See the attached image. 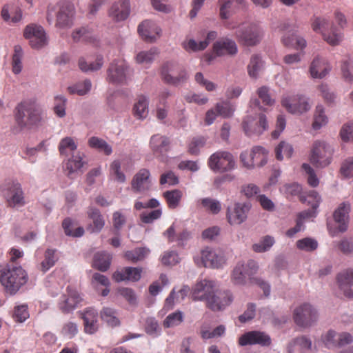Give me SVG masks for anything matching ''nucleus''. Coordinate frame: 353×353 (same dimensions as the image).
Segmentation results:
<instances>
[{"label": "nucleus", "instance_id": "obj_25", "mask_svg": "<svg viewBox=\"0 0 353 353\" xmlns=\"http://www.w3.org/2000/svg\"><path fill=\"white\" fill-rule=\"evenodd\" d=\"M142 268L125 267L115 271L112 278L116 282L129 281L132 282L138 281L141 276Z\"/></svg>", "mask_w": 353, "mask_h": 353}, {"label": "nucleus", "instance_id": "obj_24", "mask_svg": "<svg viewBox=\"0 0 353 353\" xmlns=\"http://www.w3.org/2000/svg\"><path fill=\"white\" fill-rule=\"evenodd\" d=\"M301 201L303 202H307L311 205L312 210H305L300 212L298 215L297 219H301L303 223V220L316 216L315 210L318 208L321 202V196L314 190H310L306 192L305 196H301Z\"/></svg>", "mask_w": 353, "mask_h": 353}, {"label": "nucleus", "instance_id": "obj_6", "mask_svg": "<svg viewBox=\"0 0 353 353\" xmlns=\"http://www.w3.org/2000/svg\"><path fill=\"white\" fill-rule=\"evenodd\" d=\"M162 79L167 83L177 85L188 79V74L183 66L176 62H167L161 68Z\"/></svg>", "mask_w": 353, "mask_h": 353}, {"label": "nucleus", "instance_id": "obj_50", "mask_svg": "<svg viewBox=\"0 0 353 353\" xmlns=\"http://www.w3.org/2000/svg\"><path fill=\"white\" fill-rule=\"evenodd\" d=\"M91 86L92 84L90 81L86 79L82 82H79L72 86L68 87V90L70 94H77L78 95L83 96L90 90Z\"/></svg>", "mask_w": 353, "mask_h": 353}, {"label": "nucleus", "instance_id": "obj_4", "mask_svg": "<svg viewBox=\"0 0 353 353\" xmlns=\"http://www.w3.org/2000/svg\"><path fill=\"white\" fill-rule=\"evenodd\" d=\"M14 120L20 129L39 125L42 120L41 110L32 100L19 103L14 110Z\"/></svg>", "mask_w": 353, "mask_h": 353}, {"label": "nucleus", "instance_id": "obj_28", "mask_svg": "<svg viewBox=\"0 0 353 353\" xmlns=\"http://www.w3.org/2000/svg\"><path fill=\"white\" fill-rule=\"evenodd\" d=\"M98 312L92 307L87 308L82 314L84 330L88 334H94L98 329Z\"/></svg>", "mask_w": 353, "mask_h": 353}, {"label": "nucleus", "instance_id": "obj_52", "mask_svg": "<svg viewBox=\"0 0 353 353\" xmlns=\"http://www.w3.org/2000/svg\"><path fill=\"white\" fill-rule=\"evenodd\" d=\"M327 122V117L324 113V109L321 105H319L316 108L314 114V119L312 127L314 130H318L325 125Z\"/></svg>", "mask_w": 353, "mask_h": 353}, {"label": "nucleus", "instance_id": "obj_1", "mask_svg": "<svg viewBox=\"0 0 353 353\" xmlns=\"http://www.w3.org/2000/svg\"><path fill=\"white\" fill-rule=\"evenodd\" d=\"M192 296L194 300H205L207 306L213 311L223 310L233 301L230 291L219 290L216 283L210 280H203L196 283Z\"/></svg>", "mask_w": 353, "mask_h": 353}, {"label": "nucleus", "instance_id": "obj_64", "mask_svg": "<svg viewBox=\"0 0 353 353\" xmlns=\"http://www.w3.org/2000/svg\"><path fill=\"white\" fill-rule=\"evenodd\" d=\"M340 136L343 141H353V122L345 123L343 125Z\"/></svg>", "mask_w": 353, "mask_h": 353}, {"label": "nucleus", "instance_id": "obj_18", "mask_svg": "<svg viewBox=\"0 0 353 353\" xmlns=\"http://www.w3.org/2000/svg\"><path fill=\"white\" fill-rule=\"evenodd\" d=\"M150 172L146 168L140 169L131 181V188L135 193H143L151 188Z\"/></svg>", "mask_w": 353, "mask_h": 353}, {"label": "nucleus", "instance_id": "obj_43", "mask_svg": "<svg viewBox=\"0 0 353 353\" xmlns=\"http://www.w3.org/2000/svg\"><path fill=\"white\" fill-rule=\"evenodd\" d=\"M88 145L90 148L97 149L109 156L112 152V147L103 139L97 137H92L88 140Z\"/></svg>", "mask_w": 353, "mask_h": 353}, {"label": "nucleus", "instance_id": "obj_3", "mask_svg": "<svg viewBox=\"0 0 353 353\" xmlns=\"http://www.w3.org/2000/svg\"><path fill=\"white\" fill-rule=\"evenodd\" d=\"M28 279L26 272L21 266L14 263L0 265V283L7 294H15Z\"/></svg>", "mask_w": 353, "mask_h": 353}, {"label": "nucleus", "instance_id": "obj_38", "mask_svg": "<svg viewBox=\"0 0 353 353\" xmlns=\"http://www.w3.org/2000/svg\"><path fill=\"white\" fill-rule=\"evenodd\" d=\"M101 319L109 326L116 327L120 325L117 312L113 308L105 307L100 312Z\"/></svg>", "mask_w": 353, "mask_h": 353}, {"label": "nucleus", "instance_id": "obj_47", "mask_svg": "<svg viewBox=\"0 0 353 353\" xmlns=\"http://www.w3.org/2000/svg\"><path fill=\"white\" fill-rule=\"evenodd\" d=\"M74 223L70 218H66L62 223V226L64 230L65 234L68 236L73 237L81 236L84 233V230L82 227H77L73 230Z\"/></svg>", "mask_w": 353, "mask_h": 353}, {"label": "nucleus", "instance_id": "obj_56", "mask_svg": "<svg viewBox=\"0 0 353 353\" xmlns=\"http://www.w3.org/2000/svg\"><path fill=\"white\" fill-rule=\"evenodd\" d=\"M66 99L62 96L54 97V104L53 110L54 114L59 117H63L65 115Z\"/></svg>", "mask_w": 353, "mask_h": 353}, {"label": "nucleus", "instance_id": "obj_5", "mask_svg": "<svg viewBox=\"0 0 353 353\" xmlns=\"http://www.w3.org/2000/svg\"><path fill=\"white\" fill-rule=\"evenodd\" d=\"M334 150L325 141H316L312 147L310 162L316 168L328 166L332 159Z\"/></svg>", "mask_w": 353, "mask_h": 353}, {"label": "nucleus", "instance_id": "obj_53", "mask_svg": "<svg viewBox=\"0 0 353 353\" xmlns=\"http://www.w3.org/2000/svg\"><path fill=\"white\" fill-rule=\"evenodd\" d=\"M157 54L158 52L156 48H151L148 51H141L137 54L136 61L138 63L149 64L154 59Z\"/></svg>", "mask_w": 353, "mask_h": 353}, {"label": "nucleus", "instance_id": "obj_36", "mask_svg": "<svg viewBox=\"0 0 353 353\" xmlns=\"http://www.w3.org/2000/svg\"><path fill=\"white\" fill-rule=\"evenodd\" d=\"M58 259L57 250L47 249L44 252V259L40 263V270L44 273L46 272L55 265Z\"/></svg>", "mask_w": 353, "mask_h": 353}, {"label": "nucleus", "instance_id": "obj_8", "mask_svg": "<svg viewBox=\"0 0 353 353\" xmlns=\"http://www.w3.org/2000/svg\"><path fill=\"white\" fill-rule=\"evenodd\" d=\"M263 35L261 28L256 24H249L240 28L235 33L239 43L246 46H254L259 43Z\"/></svg>", "mask_w": 353, "mask_h": 353}, {"label": "nucleus", "instance_id": "obj_62", "mask_svg": "<svg viewBox=\"0 0 353 353\" xmlns=\"http://www.w3.org/2000/svg\"><path fill=\"white\" fill-rule=\"evenodd\" d=\"M302 169L307 174V183L312 187H316L319 183V180L316 176L314 169L307 163L302 165Z\"/></svg>", "mask_w": 353, "mask_h": 353}, {"label": "nucleus", "instance_id": "obj_13", "mask_svg": "<svg viewBox=\"0 0 353 353\" xmlns=\"http://www.w3.org/2000/svg\"><path fill=\"white\" fill-rule=\"evenodd\" d=\"M108 81L114 84H124L129 74V68L123 59L113 61L107 71Z\"/></svg>", "mask_w": 353, "mask_h": 353}, {"label": "nucleus", "instance_id": "obj_57", "mask_svg": "<svg viewBox=\"0 0 353 353\" xmlns=\"http://www.w3.org/2000/svg\"><path fill=\"white\" fill-rule=\"evenodd\" d=\"M12 317L14 321L22 323L29 317L28 305L23 304L14 307Z\"/></svg>", "mask_w": 353, "mask_h": 353}, {"label": "nucleus", "instance_id": "obj_11", "mask_svg": "<svg viewBox=\"0 0 353 353\" xmlns=\"http://www.w3.org/2000/svg\"><path fill=\"white\" fill-rule=\"evenodd\" d=\"M318 319L316 310L310 304L304 303L294 311L295 323L302 327L311 326Z\"/></svg>", "mask_w": 353, "mask_h": 353}, {"label": "nucleus", "instance_id": "obj_35", "mask_svg": "<svg viewBox=\"0 0 353 353\" xmlns=\"http://www.w3.org/2000/svg\"><path fill=\"white\" fill-rule=\"evenodd\" d=\"M163 197L170 209H175L180 205L183 192L179 189L167 190L163 193Z\"/></svg>", "mask_w": 353, "mask_h": 353}, {"label": "nucleus", "instance_id": "obj_30", "mask_svg": "<svg viewBox=\"0 0 353 353\" xmlns=\"http://www.w3.org/2000/svg\"><path fill=\"white\" fill-rule=\"evenodd\" d=\"M150 147L154 155L157 157L163 156L169 150V139L160 134H155L151 137Z\"/></svg>", "mask_w": 353, "mask_h": 353}, {"label": "nucleus", "instance_id": "obj_37", "mask_svg": "<svg viewBox=\"0 0 353 353\" xmlns=\"http://www.w3.org/2000/svg\"><path fill=\"white\" fill-rule=\"evenodd\" d=\"M72 38L74 42L84 41L93 44H96L97 43V41L92 35V33L85 28H81L74 30L72 33Z\"/></svg>", "mask_w": 353, "mask_h": 353}, {"label": "nucleus", "instance_id": "obj_40", "mask_svg": "<svg viewBox=\"0 0 353 353\" xmlns=\"http://www.w3.org/2000/svg\"><path fill=\"white\" fill-rule=\"evenodd\" d=\"M134 117L138 119H144L148 114V101L145 96L141 95L133 107Z\"/></svg>", "mask_w": 353, "mask_h": 353}, {"label": "nucleus", "instance_id": "obj_45", "mask_svg": "<svg viewBox=\"0 0 353 353\" xmlns=\"http://www.w3.org/2000/svg\"><path fill=\"white\" fill-rule=\"evenodd\" d=\"M88 215L93 221L92 232H100L103 228L105 222L99 210L96 208H90L88 211Z\"/></svg>", "mask_w": 353, "mask_h": 353}, {"label": "nucleus", "instance_id": "obj_49", "mask_svg": "<svg viewBox=\"0 0 353 353\" xmlns=\"http://www.w3.org/2000/svg\"><path fill=\"white\" fill-rule=\"evenodd\" d=\"M183 321V314L181 311L172 312L167 316L163 323L164 327H172L180 325Z\"/></svg>", "mask_w": 353, "mask_h": 353}, {"label": "nucleus", "instance_id": "obj_29", "mask_svg": "<svg viewBox=\"0 0 353 353\" xmlns=\"http://www.w3.org/2000/svg\"><path fill=\"white\" fill-rule=\"evenodd\" d=\"M312 348V341L305 336L293 339L287 346L288 353H307Z\"/></svg>", "mask_w": 353, "mask_h": 353}, {"label": "nucleus", "instance_id": "obj_10", "mask_svg": "<svg viewBox=\"0 0 353 353\" xmlns=\"http://www.w3.org/2000/svg\"><path fill=\"white\" fill-rule=\"evenodd\" d=\"M23 37L29 41L30 46L34 49L41 48L48 43V38L43 28L35 23H30L26 26Z\"/></svg>", "mask_w": 353, "mask_h": 353}, {"label": "nucleus", "instance_id": "obj_22", "mask_svg": "<svg viewBox=\"0 0 353 353\" xmlns=\"http://www.w3.org/2000/svg\"><path fill=\"white\" fill-rule=\"evenodd\" d=\"M138 32L147 42H154L160 37L161 29L152 21L145 20L138 26Z\"/></svg>", "mask_w": 353, "mask_h": 353}, {"label": "nucleus", "instance_id": "obj_16", "mask_svg": "<svg viewBox=\"0 0 353 353\" xmlns=\"http://www.w3.org/2000/svg\"><path fill=\"white\" fill-rule=\"evenodd\" d=\"M200 258H194V262L199 267L219 268L225 263L224 257L208 247L201 250Z\"/></svg>", "mask_w": 353, "mask_h": 353}, {"label": "nucleus", "instance_id": "obj_51", "mask_svg": "<svg viewBox=\"0 0 353 353\" xmlns=\"http://www.w3.org/2000/svg\"><path fill=\"white\" fill-rule=\"evenodd\" d=\"M293 153V148L289 143L281 141L275 149L276 158L281 161L284 157L290 158Z\"/></svg>", "mask_w": 353, "mask_h": 353}, {"label": "nucleus", "instance_id": "obj_23", "mask_svg": "<svg viewBox=\"0 0 353 353\" xmlns=\"http://www.w3.org/2000/svg\"><path fill=\"white\" fill-rule=\"evenodd\" d=\"M130 13V0H118L108 11L109 17L114 21L125 20Z\"/></svg>", "mask_w": 353, "mask_h": 353}, {"label": "nucleus", "instance_id": "obj_7", "mask_svg": "<svg viewBox=\"0 0 353 353\" xmlns=\"http://www.w3.org/2000/svg\"><path fill=\"white\" fill-rule=\"evenodd\" d=\"M210 168L214 172H225L234 169L236 162L233 155L227 151L213 153L208 161Z\"/></svg>", "mask_w": 353, "mask_h": 353}, {"label": "nucleus", "instance_id": "obj_9", "mask_svg": "<svg viewBox=\"0 0 353 353\" xmlns=\"http://www.w3.org/2000/svg\"><path fill=\"white\" fill-rule=\"evenodd\" d=\"M281 105L288 112L298 114L307 112L311 107L309 99L301 94L283 96Z\"/></svg>", "mask_w": 353, "mask_h": 353}, {"label": "nucleus", "instance_id": "obj_58", "mask_svg": "<svg viewBox=\"0 0 353 353\" xmlns=\"http://www.w3.org/2000/svg\"><path fill=\"white\" fill-rule=\"evenodd\" d=\"M261 66L262 61L261 57L258 55L252 56L250 60V63L248 66L249 75L252 77H256Z\"/></svg>", "mask_w": 353, "mask_h": 353}, {"label": "nucleus", "instance_id": "obj_54", "mask_svg": "<svg viewBox=\"0 0 353 353\" xmlns=\"http://www.w3.org/2000/svg\"><path fill=\"white\" fill-rule=\"evenodd\" d=\"M206 143V139L204 137L199 136L192 138L188 145V152L192 155H197Z\"/></svg>", "mask_w": 353, "mask_h": 353}, {"label": "nucleus", "instance_id": "obj_41", "mask_svg": "<svg viewBox=\"0 0 353 353\" xmlns=\"http://www.w3.org/2000/svg\"><path fill=\"white\" fill-rule=\"evenodd\" d=\"M58 148L61 155L68 157L77 150V144L73 138L67 137L60 141Z\"/></svg>", "mask_w": 353, "mask_h": 353}, {"label": "nucleus", "instance_id": "obj_19", "mask_svg": "<svg viewBox=\"0 0 353 353\" xmlns=\"http://www.w3.org/2000/svg\"><path fill=\"white\" fill-rule=\"evenodd\" d=\"M239 344L241 346L255 344L261 346H269L271 344V338L263 332L250 331L239 337Z\"/></svg>", "mask_w": 353, "mask_h": 353}, {"label": "nucleus", "instance_id": "obj_33", "mask_svg": "<svg viewBox=\"0 0 353 353\" xmlns=\"http://www.w3.org/2000/svg\"><path fill=\"white\" fill-rule=\"evenodd\" d=\"M219 3L221 18L227 19L231 12L244 4V0H219Z\"/></svg>", "mask_w": 353, "mask_h": 353}, {"label": "nucleus", "instance_id": "obj_15", "mask_svg": "<svg viewBox=\"0 0 353 353\" xmlns=\"http://www.w3.org/2000/svg\"><path fill=\"white\" fill-rule=\"evenodd\" d=\"M250 205L245 203H236L232 207H228L226 211V219L231 225L243 223L248 218Z\"/></svg>", "mask_w": 353, "mask_h": 353}, {"label": "nucleus", "instance_id": "obj_63", "mask_svg": "<svg viewBox=\"0 0 353 353\" xmlns=\"http://www.w3.org/2000/svg\"><path fill=\"white\" fill-rule=\"evenodd\" d=\"M83 162L80 156H73L66 163V168L69 170L68 174H70L83 167Z\"/></svg>", "mask_w": 353, "mask_h": 353}, {"label": "nucleus", "instance_id": "obj_31", "mask_svg": "<svg viewBox=\"0 0 353 353\" xmlns=\"http://www.w3.org/2000/svg\"><path fill=\"white\" fill-rule=\"evenodd\" d=\"M330 66L327 61L321 57H316L312 61L310 71L313 78L321 79L324 77L330 70Z\"/></svg>", "mask_w": 353, "mask_h": 353}, {"label": "nucleus", "instance_id": "obj_27", "mask_svg": "<svg viewBox=\"0 0 353 353\" xmlns=\"http://www.w3.org/2000/svg\"><path fill=\"white\" fill-rule=\"evenodd\" d=\"M340 289L346 297H353V270H347L337 276Z\"/></svg>", "mask_w": 353, "mask_h": 353}, {"label": "nucleus", "instance_id": "obj_48", "mask_svg": "<svg viewBox=\"0 0 353 353\" xmlns=\"http://www.w3.org/2000/svg\"><path fill=\"white\" fill-rule=\"evenodd\" d=\"M103 64L102 57H97L95 61L89 64L81 57L79 59V67L83 72L96 71L99 70Z\"/></svg>", "mask_w": 353, "mask_h": 353}, {"label": "nucleus", "instance_id": "obj_34", "mask_svg": "<svg viewBox=\"0 0 353 353\" xmlns=\"http://www.w3.org/2000/svg\"><path fill=\"white\" fill-rule=\"evenodd\" d=\"M111 260L110 254L105 252H97L94 256L93 266L101 272H105L110 268Z\"/></svg>", "mask_w": 353, "mask_h": 353}, {"label": "nucleus", "instance_id": "obj_60", "mask_svg": "<svg viewBox=\"0 0 353 353\" xmlns=\"http://www.w3.org/2000/svg\"><path fill=\"white\" fill-rule=\"evenodd\" d=\"M179 183L178 176L172 171H168L160 176L159 183L161 185H175Z\"/></svg>", "mask_w": 353, "mask_h": 353}, {"label": "nucleus", "instance_id": "obj_44", "mask_svg": "<svg viewBox=\"0 0 353 353\" xmlns=\"http://www.w3.org/2000/svg\"><path fill=\"white\" fill-rule=\"evenodd\" d=\"M23 52L21 46L17 45L14 47V53L12 57V70L14 74H19L23 68L22 59Z\"/></svg>", "mask_w": 353, "mask_h": 353}, {"label": "nucleus", "instance_id": "obj_42", "mask_svg": "<svg viewBox=\"0 0 353 353\" xmlns=\"http://www.w3.org/2000/svg\"><path fill=\"white\" fill-rule=\"evenodd\" d=\"M255 167H262L268 161V151L261 146H254L250 150Z\"/></svg>", "mask_w": 353, "mask_h": 353}, {"label": "nucleus", "instance_id": "obj_46", "mask_svg": "<svg viewBox=\"0 0 353 353\" xmlns=\"http://www.w3.org/2000/svg\"><path fill=\"white\" fill-rule=\"evenodd\" d=\"M201 204L206 212L212 214H217L221 210L220 201L212 198L208 197L201 199Z\"/></svg>", "mask_w": 353, "mask_h": 353}, {"label": "nucleus", "instance_id": "obj_26", "mask_svg": "<svg viewBox=\"0 0 353 353\" xmlns=\"http://www.w3.org/2000/svg\"><path fill=\"white\" fill-rule=\"evenodd\" d=\"M350 208L348 202H343L334 212V219L338 224V230L341 232H344L347 229Z\"/></svg>", "mask_w": 353, "mask_h": 353}, {"label": "nucleus", "instance_id": "obj_12", "mask_svg": "<svg viewBox=\"0 0 353 353\" xmlns=\"http://www.w3.org/2000/svg\"><path fill=\"white\" fill-rule=\"evenodd\" d=\"M56 7V26L61 28L71 27L75 14L74 5L69 1H61Z\"/></svg>", "mask_w": 353, "mask_h": 353}, {"label": "nucleus", "instance_id": "obj_59", "mask_svg": "<svg viewBox=\"0 0 353 353\" xmlns=\"http://www.w3.org/2000/svg\"><path fill=\"white\" fill-rule=\"evenodd\" d=\"M183 48L188 52H196L203 50L207 48V43L199 41L196 42L195 40L191 39L183 43Z\"/></svg>", "mask_w": 353, "mask_h": 353}, {"label": "nucleus", "instance_id": "obj_55", "mask_svg": "<svg viewBox=\"0 0 353 353\" xmlns=\"http://www.w3.org/2000/svg\"><path fill=\"white\" fill-rule=\"evenodd\" d=\"M215 110L219 115L224 118L230 117L234 111L232 104L228 101L218 103L215 106Z\"/></svg>", "mask_w": 353, "mask_h": 353}, {"label": "nucleus", "instance_id": "obj_14", "mask_svg": "<svg viewBox=\"0 0 353 353\" xmlns=\"http://www.w3.org/2000/svg\"><path fill=\"white\" fill-rule=\"evenodd\" d=\"M82 298L78 291L71 286H68L60 297L58 307L64 314H68L73 311L81 302Z\"/></svg>", "mask_w": 353, "mask_h": 353}, {"label": "nucleus", "instance_id": "obj_2", "mask_svg": "<svg viewBox=\"0 0 353 353\" xmlns=\"http://www.w3.org/2000/svg\"><path fill=\"white\" fill-rule=\"evenodd\" d=\"M259 270L257 263L254 260H248L246 263H239L232 274V281L236 285H245L247 281L251 284L259 286L265 296L270 292V286L265 281L259 277H254Z\"/></svg>", "mask_w": 353, "mask_h": 353}, {"label": "nucleus", "instance_id": "obj_17", "mask_svg": "<svg viewBox=\"0 0 353 353\" xmlns=\"http://www.w3.org/2000/svg\"><path fill=\"white\" fill-rule=\"evenodd\" d=\"M242 128L247 136L261 134L268 128L266 117L264 114H260L256 119L253 117L248 116L243 121Z\"/></svg>", "mask_w": 353, "mask_h": 353}, {"label": "nucleus", "instance_id": "obj_21", "mask_svg": "<svg viewBox=\"0 0 353 353\" xmlns=\"http://www.w3.org/2000/svg\"><path fill=\"white\" fill-rule=\"evenodd\" d=\"M213 52L217 57L234 56L238 52V47L236 42L228 37H223L218 39L213 44Z\"/></svg>", "mask_w": 353, "mask_h": 353}, {"label": "nucleus", "instance_id": "obj_32", "mask_svg": "<svg viewBox=\"0 0 353 353\" xmlns=\"http://www.w3.org/2000/svg\"><path fill=\"white\" fill-rule=\"evenodd\" d=\"M281 42L284 46L296 50H302L306 46L305 40L296 35L294 31H288L285 33L281 38Z\"/></svg>", "mask_w": 353, "mask_h": 353}, {"label": "nucleus", "instance_id": "obj_20", "mask_svg": "<svg viewBox=\"0 0 353 353\" xmlns=\"http://www.w3.org/2000/svg\"><path fill=\"white\" fill-rule=\"evenodd\" d=\"M3 191L10 205L24 204L23 193L19 183L8 182L3 185Z\"/></svg>", "mask_w": 353, "mask_h": 353}, {"label": "nucleus", "instance_id": "obj_39", "mask_svg": "<svg viewBox=\"0 0 353 353\" xmlns=\"http://www.w3.org/2000/svg\"><path fill=\"white\" fill-rule=\"evenodd\" d=\"M150 250L145 248H137L133 250L127 251L124 257L134 263L144 260L150 254Z\"/></svg>", "mask_w": 353, "mask_h": 353}, {"label": "nucleus", "instance_id": "obj_61", "mask_svg": "<svg viewBox=\"0 0 353 353\" xmlns=\"http://www.w3.org/2000/svg\"><path fill=\"white\" fill-rule=\"evenodd\" d=\"M296 246L299 250L313 251L318 247V243L311 238H304L297 241Z\"/></svg>", "mask_w": 353, "mask_h": 353}]
</instances>
